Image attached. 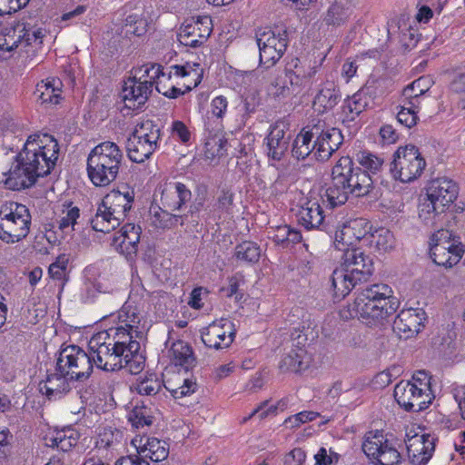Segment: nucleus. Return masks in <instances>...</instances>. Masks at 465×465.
<instances>
[{
	"label": "nucleus",
	"instance_id": "obj_56",
	"mask_svg": "<svg viewBox=\"0 0 465 465\" xmlns=\"http://www.w3.org/2000/svg\"><path fill=\"white\" fill-rule=\"evenodd\" d=\"M234 194L230 190H223L213 205V211L217 213L219 218L223 215L232 213Z\"/></svg>",
	"mask_w": 465,
	"mask_h": 465
},
{
	"label": "nucleus",
	"instance_id": "obj_20",
	"mask_svg": "<svg viewBox=\"0 0 465 465\" xmlns=\"http://www.w3.org/2000/svg\"><path fill=\"white\" fill-rule=\"evenodd\" d=\"M235 336L236 328L234 323L224 318L213 321L201 330V338L203 344L216 351L229 348Z\"/></svg>",
	"mask_w": 465,
	"mask_h": 465
},
{
	"label": "nucleus",
	"instance_id": "obj_52",
	"mask_svg": "<svg viewBox=\"0 0 465 465\" xmlns=\"http://www.w3.org/2000/svg\"><path fill=\"white\" fill-rule=\"evenodd\" d=\"M151 409L145 405H135L128 414V420L133 427L143 428L153 423Z\"/></svg>",
	"mask_w": 465,
	"mask_h": 465
},
{
	"label": "nucleus",
	"instance_id": "obj_40",
	"mask_svg": "<svg viewBox=\"0 0 465 465\" xmlns=\"http://www.w3.org/2000/svg\"><path fill=\"white\" fill-rule=\"evenodd\" d=\"M61 85L59 79L46 78L36 84L35 95L43 104H57L61 99Z\"/></svg>",
	"mask_w": 465,
	"mask_h": 465
},
{
	"label": "nucleus",
	"instance_id": "obj_41",
	"mask_svg": "<svg viewBox=\"0 0 465 465\" xmlns=\"http://www.w3.org/2000/svg\"><path fill=\"white\" fill-rule=\"evenodd\" d=\"M170 361L185 371L191 369L193 365L194 357L192 347L184 341L177 340L172 343L168 351Z\"/></svg>",
	"mask_w": 465,
	"mask_h": 465
},
{
	"label": "nucleus",
	"instance_id": "obj_53",
	"mask_svg": "<svg viewBox=\"0 0 465 465\" xmlns=\"http://www.w3.org/2000/svg\"><path fill=\"white\" fill-rule=\"evenodd\" d=\"M171 210L159 207L158 211H154L152 216V223L159 229H171L175 226L181 216L173 214Z\"/></svg>",
	"mask_w": 465,
	"mask_h": 465
},
{
	"label": "nucleus",
	"instance_id": "obj_16",
	"mask_svg": "<svg viewBox=\"0 0 465 465\" xmlns=\"http://www.w3.org/2000/svg\"><path fill=\"white\" fill-rule=\"evenodd\" d=\"M152 93V82L142 71V65L134 69L133 76L124 81L120 96L124 106L130 110L142 108Z\"/></svg>",
	"mask_w": 465,
	"mask_h": 465
},
{
	"label": "nucleus",
	"instance_id": "obj_39",
	"mask_svg": "<svg viewBox=\"0 0 465 465\" xmlns=\"http://www.w3.org/2000/svg\"><path fill=\"white\" fill-rule=\"evenodd\" d=\"M123 432L112 427H102L98 429L95 438V448L98 450L113 453L122 446Z\"/></svg>",
	"mask_w": 465,
	"mask_h": 465
},
{
	"label": "nucleus",
	"instance_id": "obj_23",
	"mask_svg": "<svg viewBox=\"0 0 465 465\" xmlns=\"http://www.w3.org/2000/svg\"><path fill=\"white\" fill-rule=\"evenodd\" d=\"M437 439L428 433L407 434L406 447L412 465H427L435 451Z\"/></svg>",
	"mask_w": 465,
	"mask_h": 465
},
{
	"label": "nucleus",
	"instance_id": "obj_55",
	"mask_svg": "<svg viewBox=\"0 0 465 465\" xmlns=\"http://www.w3.org/2000/svg\"><path fill=\"white\" fill-rule=\"evenodd\" d=\"M69 260L65 254L59 255L56 260L49 265L48 274L50 278L58 281L64 285L67 282V267Z\"/></svg>",
	"mask_w": 465,
	"mask_h": 465
},
{
	"label": "nucleus",
	"instance_id": "obj_1",
	"mask_svg": "<svg viewBox=\"0 0 465 465\" xmlns=\"http://www.w3.org/2000/svg\"><path fill=\"white\" fill-rule=\"evenodd\" d=\"M113 325L94 333L89 346L96 353V361L105 369H126L132 374L140 373L144 358L140 352L142 339L148 331L143 313L142 298L130 294L115 314H111Z\"/></svg>",
	"mask_w": 465,
	"mask_h": 465
},
{
	"label": "nucleus",
	"instance_id": "obj_63",
	"mask_svg": "<svg viewBox=\"0 0 465 465\" xmlns=\"http://www.w3.org/2000/svg\"><path fill=\"white\" fill-rule=\"evenodd\" d=\"M306 453L302 448H294L284 456V465H303Z\"/></svg>",
	"mask_w": 465,
	"mask_h": 465
},
{
	"label": "nucleus",
	"instance_id": "obj_46",
	"mask_svg": "<svg viewBox=\"0 0 465 465\" xmlns=\"http://www.w3.org/2000/svg\"><path fill=\"white\" fill-rule=\"evenodd\" d=\"M245 276L243 272H237L227 278V285L220 288L219 292L226 298H234L236 302H240L243 296L244 292L242 289L245 285Z\"/></svg>",
	"mask_w": 465,
	"mask_h": 465
},
{
	"label": "nucleus",
	"instance_id": "obj_62",
	"mask_svg": "<svg viewBox=\"0 0 465 465\" xmlns=\"http://www.w3.org/2000/svg\"><path fill=\"white\" fill-rule=\"evenodd\" d=\"M228 108L227 98L223 95L215 96L211 102L212 114L217 118H223Z\"/></svg>",
	"mask_w": 465,
	"mask_h": 465
},
{
	"label": "nucleus",
	"instance_id": "obj_44",
	"mask_svg": "<svg viewBox=\"0 0 465 465\" xmlns=\"http://www.w3.org/2000/svg\"><path fill=\"white\" fill-rule=\"evenodd\" d=\"M433 84V81L429 76H420L407 85L402 92L406 100L420 105L421 96L426 94Z\"/></svg>",
	"mask_w": 465,
	"mask_h": 465
},
{
	"label": "nucleus",
	"instance_id": "obj_28",
	"mask_svg": "<svg viewBox=\"0 0 465 465\" xmlns=\"http://www.w3.org/2000/svg\"><path fill=\"white\" fill-rule=\"evenodd\" d=\"M142 229L139 225L127 223L114 233L112 246L121 254L128 257L136 254Z\"/></svg>",
	"mask_w": 465,
	"mask_h": 465
},
{
	"label": "nucleus",
	"instance_id": "obj_32",
	"mask_svg": "<svg viewBox=\"0 0 465 465\" xmlns=\"http://www.w3.org/2000/svg\"><path fill=\"white\" fill-rule=\"evenodd\" d=\"M72 381L74 380L58 370L55 364L54 372L47 374L46 379L39 383V391L49 400H58L70 391Z\"/></svg>",
	"mask_w": 465,
	"mask_h": 465
},
{
	"label": "nucleus",
	"instance_id": "obj_54",
	"mask_svg": "<svg viewBox=\"0 0 465 465\" xmlns=\"http://www.w3.org/2000/svg\"><path fill=\"white\" fill-rule=\"evenodd\" d=\"M124 27L126 35L143 36L147 32L148 22L142 15L132 14L125 18Z\"/></svg>",
	"mask_w": 465,
	"mask_h": 465
},
{
	"label": "nucleus",
	"instance_id": "obj_47",
	"mask_svg": "<svg viewBox=\"0 0 465 465\" xmlns=\"http://www.w3.org/2000/svg\"><path fill=\"white\" fill-rule=\"evenodd\" d=\"M234 257L237 261L242 262L255 263L260 260L261 248L254 242L243 241L236 245Z\"/></svg>",
	"mask_w": 465,
	"mask_h": 465
},
{
	"label": "nucleus",
	"instance_id": "obj_50",
	"mask_svg": "<svg viewBox=\"0 0 465 465\" xmlns=\"http://www.w3.org/2000/svg\"><path fill=\"white\" fill-rule=\"evenodd\" d=\"M356 161L364 168V172L368 173H377L382 168L384 160L382 157L371 153L370 151L363 150L356 153Z\"/></svg>",
	"mask_w": 465,
	"mask_h": 465
},
{
	"label": "nucleus",
	"instance_id": "obj_17",
	"mask_svg": "<svg viewBox=\"0 0 465 465\" xmlns=\"http://www.w3.org/2000/svg\"><path fill=\"white\" fill-rule=\"evenodd\" d=\"M212 32L211 16H193L185 19L181 25L177 33V40L183 46L199 48L206 43Z\"/></svg>",
	"mask_w": 465,
	"mask_h": 465
},
{
	"label": "nucleus",
	"instance_id": "obj_10",
	"mask_svg": "<svg viewBox=\"0 0 465 465\" xmlns=\"http://www.w3.org/2000/svg\"><path fill=\"white\" fill-rule=\"evenodd\" d=\"M32 216L29 209L16 202H6L0 208V240L15 243L30 232Z\"/></svg>",
	"mask_w": 465,
	"mask_h": 465
},
{
	"label": "nucleus",
	"instance_id": "obj_2",
	"mask_svg": "<svg viewBox=\"0 0 465 465\" xmlns=\"http://www.w3.org/2000/svg\"><path fill=\"white\" fill-rule=\"evenodd\" d=\"M59 156V143L51 134L36 133L29 135L22 150L15 156L16 163L0 183L19 191L34 185L37 178L48 175L54 168Z\"/></svg>",
	"mask_w": 465,
	"mask_h": 465
},
{
	"label": "nucleus",
	"instance_id": "obj_61",
	"mask_svg": "<svg viewBox=\"0 0 465 465\" xmlns=\"http://www.w3.org/2000/svg\"><path fill=\"white\" fill-rule=\"evenodd\" d=\"M290 232V225L282 224L277 226L272 232H270V239L273 241L276 245L287 248L288 232Z\"/></svg>",
	"mask_w": 465,
	"mask_h": 465
},
{
	"label": "nucleus",
	"instance_id": "obj_5",
	"mask_svg": "<svg viewBox=\"0 0 465 465\" xmlns=\"http://www.w3.org/2000/svg\"><path fill=\"white\" fill-rule=\"evenodd\" d=\"M164 71L163 66L159 64H145L142 65V71L147 74L152 82V88L155 86L158 93L168 98H177L183 92L176 87L173 77L188 78L185 85L186 91H191L200 84L203 79V68L198 63H185L175 64Z\"/></svg>",
	"mask_w": 465,
	"mask_h": 465
},
{
	"label": "nucleus",
	"instance_id": "obj_45",
	"mask_svg": "<svg viewBox=\"0 0 465 465\" xmlns=\"http://www.w3.org/2000/svg\"><path fill=\"white\" fill-rule=\"evenodd\" d=\"M339 100L340 96L334 89L322 88L315 95L312 108L318 114H324L331 110Z\"/></svg>",
	"mask_w": 465,
	"mask_h": 465
},
{
	"label": "nucleus",
	"instance_id": "obj_37",
	"mask_svg": "<svg viewBox=\"0 0 465 465\" xmlns=\"http://www.w3.org/2000/svg\"><path fill=\"white\" fill-rule=\"evenodd\" d=\"M315 151L314 124L302 128L292 144V155L297 160H304Z\"/></svg>",
	"mask_w": 465,
	"mask_h": 465
},
{
	"label": "nucleus",
	"instance_id": "obj_34",
	"mask_svg": "<svg viewBox=\"0 0 465 465\" xmlns=\"http://www.w3.org/2000/svg\"><path fill=\"white\" fill-rule=\"evenodd\" d=\"M79 439L80 434L76 430L64 427L46 434L45 441L46 446L66 452L77 445Z\"/></svg>",
	"mask_w": 465,
	"mask_h": 465
},
{
	"label": "nucleus",
	"instance_id": "obj_7",
	"mask_svg": "<svg viewBox=\"0 0 465 465\" xmlns=\"http://www.w3.org/2000/svg\"><path fill=\"white\" fill-rule=\"evenodd\" d=\"M431 375L426 371H415L409 381H401L393 395L398 404L407 411L419 412L429 408L435 398Z\"/></svg>",
	"mask_w": 465,
	"mask_h": 465
},
{
	"label": "nucleus",
	"instance_id": "obj_58",
	"mask_svg": "<svg viewBox=\"0 0 465 465\" xmlns=\"http://www.w3.org/2000/svg\"><path fill=\"white\" fill-rule=\"evenodd\" d=\"M171 134L182 143H188L191 140V132L187 125L180 120H175L170 127Z\"/></svg>",
	"mask_w": 465,
	"mask_h": 465
},
{
	"label": "nucleus",
	"instance_id": "obj_48",
	"mask_svg": "<svg viewBox=\"0 0 465 465\" xmlns=\"http://www.w3.org/2000/svg\"><path fill=\"white\" fill-rule=\"evenodd\" d=\"M374 243L375 249L381 252H387L393 247L394 237L391 231L385 228H380L374 232H369L368 244Z\"/></svg>",
	"mask_w": 465,
	"mask_h": 465
},
{
	"label": "nucleus",
	"instance_id": "obj_6",
	"mask_svg": "<svg viewBox=\"0 0 465 465\" xmlns=\"http://www.w3.org/2000/svg\"><path fill=\"white\" fill-rule=\"evenodd\" d=\"M119 146L110 141L97 144L87 158L88 178L94 186H107L114 182L119 173L123 160Z\"/></svg>",
	"mask_w": 465,
	"mask_h": 465
},
{
	"label": "nucleus",
	"instance_id": "obj_57",
	"mask_svg": "<svg viewBox=\"0 0 465 465\" xmlns=\"http://www.w3.org/2000/svg\"><path fill=\"white\" fill-rule=\"evenodd\" d=\"M210 293V290L206 287H194L190 293L187 303L193 310H201L204 306L203 301L208 298Z\"/></svg>",
	"mask_w": 465,
	"mask_h": 465
},
{
	"label": "nucleus",
	"instance_id": "obj_51",
	"mask_svg": "<svg viewBox=\"0 0 465 465\" xmlns=\"http://www.w3.org/2000/svg\"><path fill=\"white\" fill-rule=\"evenodd\" d=\"M420 105L406 100L404 98L403 104L401 105V110L397 114L398 121L404 125L405 127L411 128L416 125L417 121L419 119L418 113L420 111Z\"/></svg>",
	"mask_w": 465,
	"mask_h": 465
},
{
	"label": "nucleus",
	"instance_id": "obj_9",
	"mask_svg": "<svg viewBox=\"0 0 465 465\" xmlns=\"http://www.w3.org/2000/svg\"><path fill=\"white\" fill-rule=\"evenodd\" d=\"M161 140L162 131L158 124L149 119L138 122L127 140L129 159L137 163L145 162L160 148Z\"/></svg>",
	"mask_w": 465,
	"mask_h": 465
},
{
	"label": "nucleus",
	"instance_id": "obj_36",
	"mask_svg": "<svg viewBox=\"0 0 465 465\" xmlns=\"http://www.w3.org/2000/svg\"><path fill=\"white\" fill-rule=\"evenodd\" d=\"M361 282L342 266L336 268L331 274V287L333 297L337 301L344 299L355 286Z\"/></svg>",
	"mask_w": 465,
	"mask_h": 465
},
{
	"label": "nucleus",
	"instance_id": "obj_42",
	"mask_svg": "<svg viewBox=\"0 0 465 465\" xmlns=\"http://www.w3.org/2000/svg\"><path fill=\"white\" fill-rule=\"evenodd\" d=\"M123 221L112 213L108 208L104 209V205L100 203L97 206L95 215L91 220L93 230L108 233L117 228Z\"/></svg>",
	"mask_w": 465,
	"mask_h": 465
},
{
	"label": "nucleus",
	"instance_id": "obj_14",
	"mask_svg": "<svg viewBox=\"0 0 465 465\" xmlns=\"http://www.w3.org/2000/svg\"><path fill=\"white\" fill-rule=\"evenodd\" d=\"M260 63L267 68L277 64L286 52L289 35L285 28L260 27L255 34Z\"/></svg>",
	"mask_w": 465,
	"mask_h": 465
},
{
	"label": "nucleus",
	"instance_id": "obj_22",
	"mask_svg": "<svg viewBox=\"0 0 465 465\" xmlns=\"http://www.w3.org/2000/svg\"><path fill=\"white\" fill-rule=\"evenodd\" d=\"M288 131L289 124L283 120H278L270 125L264 138L265 151L270 160L279 162L284 157L290 142V137L286 135Z\"/></svg>",
	"mask_w": 465,
	"mask_h": 465
},
{
	"label": "nucleus",
	"instance_id": "obj_38",
	"mask_svg": "<svg viewBox=\"0 0 465 465\" xmlns=\"http://www.w3.org/2000/svg\"><path fill=\"white\" fill-rule=\"evenodd\" d=\"M309 364L310 357L305 348L295 347L282 356L279 368L282 372L298 373L305 371Z\"/></svg>",
	"mask_w": 465,
	"mask_h": 465
},
{
	"label": "nucleus",
	"instance_id": "obj_13",
	"mask_svg": "<svg viewBox=\"0 0 465 465\" xmlns=\"http://www.w3.org/2000/svg\"><path fill=\"white\" fill-rule=\"evenodd\" d=\"M464 253L465 246L455 239L450 230L440 229L430 238V256L438 266L452 268Z\"/></svg>",
	"mask_w": 465,
	"mask_h": 465
},
{
	"label": "nucleus",
	"instance_id": "obj_25",
	"mask_svg": "<svg viewBox=\"0 0 465 465\" xmlns=\"http://www.w3.org/2000/svg\"><path fill=\"white\" fill-rule=\"evenodd\" d=\"M342 252L341 266L361 282L367 281L374 271L372 258L365 254L361 248H352Z\"/></svg>",
	"mask_w": 465,
	"mask_h": 465
},
{
	"label": "nucleus",
	"instance_id": "obj_18",
	"mask_svg": "<svg viewBox=\"0 0 465 465\" xmlns=\"http://www.w3.org/2000/svg\"><path fill=\"white\" fill-rule=\"evenodd\" d=\"M371 229L364 218L350 220L338 228L334 234V247L342 252L360 248L357 244L367 245L368 235Z\"/></svg>",
	"mask_w": 465,
	"mask_h": 465
},
{
	"label": "nucleus",
	"instance_id": "obj_30",
	"mask_svg": "<svg viewBox=\"0 0 465 465\" xmlns=\"http://www.w3.org/2000/svg\"><path fill=\"white\" fill-rule=\"evenodd\" d=\"M380 80L370 77L366 84L352 96L345 101L343 111L350 114L351 120H354L361 112H363L370 103V98L377 94L374 90Z\"/></svg>",
	"mask_w": 465,
	"mask_h": 465
},
{
	"label": "nucleus",
	"instance_id": "obj_60",
	"mask_svg": "<svg viewBox=\"0 0 465 465\" xmlns=\"http://www.w3.org/2000/svg\"><path fill=\"white\" fill-rule=\"evenodd\" d=\"M30 0H0V16L11 15L25 7Z\"/></svg>",
	"mask_w": 465,
	"mask_h": 465
},
{
	"label": "nucleus",
	"instance_id": "obj_33",
	"mask_svg": "<svg viewBox=\"0 0 465 465\" xmlns=\"http://www.w3.org/2000/svg\"><path fill=\"white\" fill-rule=\"evenodd\" d=\"M297 221L306 230L320 229L324 221V213L318 199H305L296 213Z\"/></svg>",
	"mask_w": 465,
	"mask_h": 465
},
{
	"label": "nucleus",
	"instance_id": "obj_19",
	"mask_svg": "<svg viewBox=\"0 0 465 465\" xmlns=\"http://www.w3.org/2000/svg\"><path fill=\"white\" fill-rule=\"evenodd\" d=\"M163 386L171 392L173 398L179 399L194 392L196 383L184 379L182 385L172 388L164 383L162 375L160 376L153 371H146L137 379L134 388L140 395L153 396L157 394Z\"/></svg>",
	"mask_w": 465,
	"mask_h": 465
},
{
	"label": "nucleus",
	"instance_id": "obj_26",
	"mask_svg": "<svg viewBox=\"0 0 465 465\" xmlns=\"http://www.w3.org/2000/svg\"><path fill=\"white\" fill-rule=\"evenodd\" d=\"M134 201V190L124 184L106 193L101 203L123 222Z\"/></svg>",
	"mask_w": 465,
	"mask_h": 465
},
{
	"label": "nucleus",
	"instance_id": "obj_4",
	"mask_svg": "<svg viewBox=\"0 0 465 465\" xmlns=\"http://www.w3.org/2000/svg\"><path fill=\"white\" fill-rule=\"evenodd\" d=\"M370 173L355 166L350 156L341 157L331 170V183L326 190L327 203L331 208L344 204L349 195H366L372 186Z\"/></svg>",
	"mask_w": 465,
	"mask_h": 465
},
{
	"label": "nucleus",
	"instance_id": "obj_8",
	"mask_svg": "<svg viewBox=\"0 0 465 465\" xmlns=\"http://www.w3.org/2000/svg\"><path fill=\"white\" fill-rule=\"evenodd\" d=\"M89 353L78 345L62 346L56 358L57 369L64 371L74 381H84L90 377L94 365L97 368L114 371L115 370L105 369L99 365L94 350L88 345Z\"/></svg>",
	"mask_w": 465,
	"mask_h": 465
},
{
	"label": "nucleus",
	"instance_id": "obj_21",
	"mask_svg": "<svg viewBox=\"0 0 465 465\" xmlns=\"http://www.w3.org/2000/svg\"><path fill=\"white\" fill-rule=\"evenodd\" d=\"M343 142L340 129L326 126L324 122L318 121L314 124L313 155L317 161H327L336 152Z\"/></svg>",
	"mask_w": 465,
	"mask_h": 465
},
{
	"label": "nucleus",
	"instance_id": "obj_3",
	"mask_svg": "<svg viewBox=\"0 0 465 465\" xmlns=\"http://www.w3.org/2000/svg\"><path fill=\"white\" fill-rule=\"evenodd\" d=\"M400 301L391 286L374 283L364 289L352 303L340 310L343 320L357 318L368 326H377L398 310Z\"/></svg>",
	"mask_w": 465,
	"mask_h": 465
},
{
	"label": "nucleus",
	"instance_id": "obj_31",
	"mask_svg": "<svg viewBox=\"0 0 465 465\" xmlns=\"http://www.w3.org/2000/svg\"><path fill=\"white\" fill-rule=\"evenodd\" d=\"M132 443L136 447L138 454L153 462H160L168 458L169 444L162 440L146 435L134 438Z\"/></svg>",
	"mask_w": 465,
	"mask_h": 465
},
{
	"label": "nucleus",
	"instance_id": "obj_27",
	"mask_svg": "<svg viewBox=\"0 0 465 465\" xmlns=\"http://www.w3.org/2000/svg\"><path fill=\"white\" fill-rule=\"evenodd\" d=\"M192 199L191 190L180 182H165L161 186L160 202L163 208L179 211Z\"/></svg>",
	"mask_w": 465,
	"mask_h": 465
},
{
	"label": "nucleus",
	"instance_id": "obj_49",
	"mask_svg": "<svg viewBox=\"0 0 465 465\" xmlns=\"http://www.w3.org/2000/svg\"><path fill=\"white\" fill-rule=\"evenodd\" d=\"M269 401H264L261 402L256 408H254L252 412L244 417L242 420V423L247 422L249 420H251L254 415L258 414L260 417V420H262L266 418L267 416L271 414L277 413V411H284L289 404V399L288 398H282L279 400L275 404L268 406Z\"/></svg>",
	"mask_w": 465,
	"mask_h": 465
},
{
	"label": "nucleus",
	"instance_id": "obj_24",
	"mask_svg": "<svg viewBox=\"0 0 465 465\" xmlns=\"http://www.w3.org/2000/svg\"><path fill=\"white\" fill-rule=\"evenodd\" d=\"M426 312L420 308L402 309L393 322V331L401 338L409 339L418 334L424 326Z\"/></svg>",
	"mask_w": 465,
	"mask_h": 465
},
{
	"label": "nucleus",
	"instance_id": "obj_43",
	"mask_svg": "<svg viewBox=\"0 0 465 465\" xmlns=\"http://www.w3.org/2000/svg\"><path fill=\"white\" fill-rule=\"evenodd\" d=\"M80 218V209L72 202H65L62 204L57 214L56 223L62 232L74 230L77 220Z\"/></svg>",
	"mask_w": 465,
	"mask_h": 465
},
{
	"label": "nucleus",
	"instance_id": "obj_59",
	"mask_svg": "<svg viewBox=\"0 0 465 465\" xmlns=\"http://www.w3.org/2000/svg\"><path fill=\"white\" fill-rule=\"evenodd\" d=\"M45 36V30L41 27L26 28L24 34V41L27 45H32L35 49L42 46L43 39Z\"/></svg>",
	"mask_w": 465,
	"mask_h": 465
},
{
	"label": "nucleus",
	"instance_id": "obj_29",
	"mask_svg": "<svg viewBox=\"0 0 465 465\" xmlns=\"http://www.w3.org/2000/svg\"><path fill=\"white\" fill-rule=\"evenodd\" d=\"M316 71L314 68L305 70L298 57H292L287 62L284 74L290 84V90L295 94H301L312 84Z\"/></svg>",
	"mask_w": 465,
	"mask_h": 465
},
{
	"label": "nucleus",
	"instance_id": "obj_35",
	"mask_svg": "<svg viewBox=\"0 0 465 465\" xmlns=\"http://www.w3.org/2000/svg\"><path fill=\"white\" fill-rule=\"evenodd\" d=\"M353 13L351 6L346 3H331L322 15V24L328 28L337 29L348 24Z\"/></svg>",
	"mask_w": 465,
	"mask_h": 465
},
{
	"label": "nucleus",
	"instance_id": "obj_12",
	"mask_svg": "<svg viewBox=\"0 0 465 465\" xmlns=\"http://www.w3.org/2000/svg\"><path fill=\"white\" fill-rule=\"evenodd\" d=\"M425 167L426 161L419 148L408 144L395 151L390 171L394 180L407 183L419 179Z\"/></svg>",
	"mask_w": 465,
	"mask_h": 465
},
{
	"label": "nucleus",
	"instance_id": "obj_11",
	"mask_svg": "<svg viewBox=\"0 0 465 465\" xmlns=\"http://www.w3.org/2000/svg\"><path fill=\"white\" fill-rule=\"evenodd\" d=\"M458 194L459 186L451 179L442 177L432 180L427 188L429 203L421 205L419 212L420 218L424 221L435 219L454 203Z\"/></svg>",
	"mask_w": 465,
	"mask_h": 465
},
{
	"label": "nucleus",
	"instance_id": "obj_64",
	"mask_svg": "<svg viewBox=\"0 0 465 465\" xmlns=\"http://www.w3.org/2000/svg\"><path fill=\"white\" fill-rule=\"evenodd\" d=\"M358 71V65L355 61L348 58L341 65V76L346 84L350 83L351 80L356 75Z\"/></svg>",
	"mask_w": 465,
	"mask_h": 465
},
{
	"label": "nucleus",
	"instance_id": "obj_15",
	"mask_svg": "<svg viewBox=\"0 0 465 465\" xmlns=\"http://www.w3.org/2000/svg\"><path fill=\"white\" fill-rule=\"evenodd\" d=\"M362 450L375 465H399L402 459L395 442L380 430L365 434Z\"/></svg>",
	"mask_w": 465,
	"mask_h": 465
}]
</instances>
